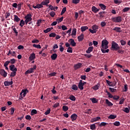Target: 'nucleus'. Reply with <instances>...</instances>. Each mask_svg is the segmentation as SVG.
Segmentation results:
<instances>
[{
    "instance_id": "nucleus-6",
    "label": "nucleus",
    "mask_w": 130,
    "mask_h": 130,
    "mask_svg": "<svg viewBox=\"0 0 130 130\" xmlns=\"http://www.w3.org/2000/svg\"><path fill=\"white\" fill-rule=\"evenodd\" d=\"M68 42L70 43V45H72V46H76L77 45V43H76V42H75V40H74L73 39H70L68 40Z\"/></svg>"
},
{
    "instance_id": "nucleus-51",
    "label": "nucleus",
    "mask_w": 130,
    "mask_h": 130,
    "mask_svg": "<svg viewBox=\"0 0 130 130\" xmlns=\"http://www.w3.org/2000/svg\"><path fill=\"white\" fill-rule=\"evenodd\" d=\"M42 23V20L41 19H39L37 21V25L38 27H39V26H40V24H41Z\"/></svg>"
},
{
    "instance_id": "nucleus-14",
    "label": "nucleus",
    "mask_w": 130,
    "mask_h": 130,
    "mask_svg": "<svg viewBox=\"0 0 130 130\" xmlns=\"http://www.w3.org/2000/svg\"><path fill=\"white\" fill-rule=\"evenodd\" d=\"M57 58V54L56 53H54L51 56V58L52 60H55Z\"/></svg>"
},
{
    "instance_id": "nucleus-7",
    "label": "nucleus",
    "mask_w": 130,
    "mask_h": 130,
    "mask_svg": "<svg viewBox=\"0 0 130 130\" xmlns=\"http://www.w3.org/2000/svg\"><path fill=\"white\" fill-rule=\"evenodd\" d=\"M4 84L6 87L13 85V79H11V81H5Z\"/></svg>"
},
{
    "instance_id": "nucleus-24",
    "label": "nucleus",
    "mask_w": 130,
    "mask_h": 130,
    "mask_svg": "<svg viewBox=\"0 0 130 130\" xmlns=\"http://www.w3.org/2000/svg\"><path fill=\"white\" fill-rule=\"evenodd\" d=\"M99 7H100V8L102 9V10H103V11L106 10V6L104 5L103 4H100Z\"/></svg>"
},
{
    "instance_id": "nucleus-1",
    "label": "nucleus",
    "mask_w": 130,
    "mask_h": 130,
    "mask_svg": "<svg viewBox=\"0 0 130 130\" xmlns=\"http://www.w3.org/2000/svg\"><path fill=\"white\" fill-rule=\"evenodd\" d=\"M119 49H120V47H119L118 44L116 43L114 41L112 42L111 50H112L113 51H117Z\"/></svg>"
},
{
    "instance_id": "nucleus-63",
    "label": "nucleus",
    "mask_w": 130,
    "mask_h": 130,
    "mask_svg": "<svg viewBox=\"0 0 130 130\" xmlns=\"http://www.w3.org/2000/svg\"><path fill=\"white\" fill-rule=\"evenodd\" d=\"M32 43H39V40L37 39H34L31 41Z\"/></svg>"
},
{
    "instance_id": "nucleus-52",
    "label": "nucleus",
    "mask_w": 130,
    "mask_h": 130,
    "mask_svg": "<svg viewBox=\"0 0 130 130\" xmlns=\"http://www.w3.org/2000/svg\"><path fill=\"white\" fill-rule=\"evenodd\" d=\"M80 1L81 0H72L73 4H75V5H77L80 3Z\"/></svg>"
},
{
    "instance_id": "nucleus-40",
    "label": "nucleus",
    "mask_w": 130,
    "mask_h": 130,
    "mask_svg": "<svg viewBox=\"0 0 130 130\" xmlns=\"http://www.w3.org/2000/svg\"><path fill=\"white\" fill-rule=\"evenodd\" d=\"M129 10H130V8L126 7L122 10V12H123V13H126V12H128Z\"/></svg>"
},
{
    "instance_id": "nucleus-60",
    "label": "nucleus",
    "mask_w": 130,
    "mask_h": 130,
    "mask_svg": "<svg viewBox=\"0 0 130 130\" xmlns=\"http://www.w3.org/2000/svg\"><path fill=\"white\" fill-rule=\"evenodd\" d=\"M109 90L111 92H112V93H113V92H116V89L115 88H112L111 87H109Z\"/></svg>"
},
{
    "instance_id": "nucleus-16",
    "label": "nucleus",
    "mask_w": 130,
    "mask_h": 130,
    "mask_svg": "<svg viewBox=\"0 0 130 130\" xmlns=\"http://www.w3.org/2000/svg\"><path fill=\"white\" fill-rule=\"evenodd\" d=\"M113 31H116V32H121V28L119 27H115L113 29Z\"/></svg>"
},
{
    "instance_id": "nucleus-29",
    "label": "nucleus",
    "mask_w": 130,
    "mask_h": 130,
    "mask_svg": "<svg viewBox=\"0 0 130 130\" xmlns=\"http://www.w3.org/2000/svg\"><path fill=\"white\" fill-rule=\"evenodd\" d=\"M24 93V94H27V93H29V90L27 89H22L21 92H20V95H22Z\"/></svg>"
},
{
    "instance_id": "nucleus-27",
    "label": "nucleus",
    "mask_w": 130,
    "mask_h": 130,
    "mask_svg": "<svg viewBox=\"0 0 130 130\" xmlns=\"http://www.w3.org/2000/svg\"><path fill=\"white\" fill-rule=\"evenodd\" d=\"M69 99L71 100V101H76V97L73 94L70 95L69 96Z\"/></svg>"
},
{
    "instance_id": "nucleus-59",
    "label": "nucleus",
    "mask_w": 130,
    "mask_h": 130,
    "mask_svg": "<svg viewBox=\"0 0 130 130\" xmlns=\"http://www.w3.org/2000/svg\"><path fill=\"white\" fill-rule=\"evenodd\" d=\"M10 111H11V115H13V114H14V112H15V109L13 107H11L10 108Z\"/></svg>"
},
{
    "instance_id": "nucleus-37",
    "label": "nucleus",
    "mask_w": 130,
    "mask_h": 130,
    "mask_svg": "<svg viewBox=\"0 0 130 130\" xmlns=\"http://www.w3.org/2000/svg\"><path fill=\"white\" fill-rule=\"evenodd\" d=\"M16 74H17V71H12V72L11 73L10 77H15Z\"/></svg>"
},
{
    "instance_id": "nucleus-32",
    "label": "nucleus",
    "mask_w": 130,
    "mask_h": 130,
    "mask_svg": "<svg viewBox=\"0 0 130 130\" xmlns=\"http://www.w3.org/2000/svg\"><path fill=\"white\" fill-rule=\"evenodd\" d=\"M108 118H109V119H115V118H116V115H110L108 117Z\"/></svg>"
},
{
    "instance_id": "nucleus-38",
    "label": "nucleus",
    "mask_w": 130,
    "mask_h": 130,
    "mask_svg": "<svg viewBox=\"0 0 130 130\" xmlns=\"http://www.w3.org/2000/svg\"><path fill=\"white\" fill-rule=\"evenodd\" d=\"M66 12H67V8L66 7H64L63 8V9H62V11L61 12V16H62V15L66 13Z\"/></svg>"
},
{
    "instance_id": "nucleus-17",
    "label": "nucleus",
    "mask_w": 130,
    "mask_h": 130,
    "mask_svg": "<svg viewBox=\"0 0 130 130\" xmlns=\"http://www.w3.org/2000/svg\"><path fill=\"white\" fill-rule=\"evenodd\" d=\"M107 50H105V48H102L101 49V50L103 53H108L109 52V49H106Z\"/></svg>"
},
{
    "instance_id": "nucleus-39",
    "label": "nucleus",
    "mask_w": 130,
    "mask_h": 130,
    "mask_svg": "<svg viewBox=\"0 0 130 130\" xmlns=\"http://www.w3.org/2000/svg\"><path fill=\"white\" fill-rule=\"evenodd\" d=\"M15 26H12V29H13L14 33L16 34V36H18V31H17V30L16 29V28L14 27Z\"/></svg>"
},
{
    "instance_id": "nucleus-22",
    "label": "nucleus",
    "mask_w": 130,
    "mask_h": 130,
    "mask_svg": "<svg viewBox=\"0 0 130 130\" xmlns=\"http://www.w3.org/2000/svg\"><path fill=\"white\" fill-rule=\"evenodd\" d=\"M35 53H33L30 55L29 58L30 60H34V59H35Z\"/></svg>"
},
{
    "instance_id": "nucleus-10",
    "label": "nucleus",
    "mask_w": 130,
    "mask_h": 130,
    "mask_svg": "<svg viewBox=\"0 0 130 130\" xmlns=\"http://www.w3.org/2000/svg\"><path fill=\"white\" fill-rule=\"evenodd\" d=\"M91 11L94 13V14H96L98 12H99V9L96 8L95 6H93L91 8Z\"/></svg>"
},
{
    "instance_id": "nucleus-46",
    "label": "nucleus",
    "mask_w": 130,
    "mask_h": 130,
    "mask_svg": "<svg viewBox=\"0 0 130 130\" xmlns=\"http://www.w3.org/2000/svg\"><path fill=\"white\" fill-rule=\"evenodd\" d=\"M67 52H69V53H73V49L72 47H69L67 49Z\"/></svg>"
},
{
    "instance_id": "nucleus-61",
    "label": "nucleus",
    "mask_w": 130,
    "mask_h": 130,
    "mask_svg": "<svg viewBox=\"0 0 130 130\" xmlns=\"http://www.w3.org/2000/svg\"><path fill=\"white\" fill-rule=\"evenodd\" d=\"M92 110L91 109H88L86 112L85 113H86L87 114H91V113H92V111H91Z\"/></svg>"
},
{
    "instance_id": "nucleus-62",
    "label": "nucleus",
    "mask_w": 130,
    "mask_h": 130,
    "mask_svg": "<svg viewBox=\"0 0 130 130\" xmlns=\"http://www.w3.org/2000/svg\"><path fill=\"white\" fill-rule=\"evenodd\" d=\"M124 100H125L124 99H120L119 104H120V105H121V104H123V103L124 102Z\"/></svg>"
},
{
    "instance_id": "nucleus-56",
    "label": "nucleus",
    "mask_w": 130,
    "mask_h": 130,
    "mask_svg": "<svg viewBox=\"0 0 130 130\" xmlns=\"http://www.w3.org/2000/svg\"><path fill=\"white\" fill-rule=\"evenodd\" d=\"M120 43L121 45H125L126 44V42H125L124 40H120Z\"/></svg>"
},
{
    "instance_id": "nucleus-54",
    "label": "nucleus",
    "mask_w": 130,
    "mask_h": 130,
    "mask_svg": "<svg viewBox=\"0 0 130 130\" xmlns=\"http://www.w3.org/2000/svg\"><path fill=\"white\" fill-rule=\"evenodd\" d=\"M114 3L116 5H119V4H121V1L118 0H114Z\"/></svg>"
},
{
    "instance_id": "nucleus-30",
    "label": "nucleus",
    "mask_w": 130,
    "mask_h": 130,
    "mask_svg": "<svg viewBox=\"0 0 130 130\" xmlns=\"http://www.w3.org/2000/svg\"><path fill=\"white\" fill-rule=\"evenodd\" d=\"M90 100L92 103H97L98 102V100L94 98L90 99Z\"/></svg>"
},
{
    "instance_id": "nucleus-64",
    "label": "nucleus",
    "mask_w": 130,
    "mask_h": 130,
    "mask_svg": "<svg viewBox=\"0 0 130 130\" xmlns=\"http://www.w3.org/2000/svg\"><path fill=\"white\" fill-rule=\"evenodd\" d=\"M101 26L102 27H105V26H106V22L103 21L101 23Z\"/></svg>"
},
{
    "instance_id": "nucleus-11",
    "label": "nucleus",
    "mask_w": 130,
    "mask_h": 130,
    "mask_svg": "<svg viewBox=\"0 0 130 130\" xmlns=\"http://www.w3.org/2000/svg\"><path fill=\"white\" fill-rule=\"evenodd\" d=\"M42 6H47V7L48 6V4H49V0H45V1H43L41 2Z\"/></svg>"
},
{
    "instance_id": "nucleus-13",
    "label": "nucleus",
    "mask_w": 130,
    "mask_h": 130,
    "mask_svg": "<svg viewBox=\"0 0 130 130\" xmlns=\"http://www.w3.org/2000/svg\"><path fill=\"white\" fill-rule=\"evenodd\" d=\"M9 68L10 69V71H12V72L17 71V68L15 67V65L14 64H11Z\"/></svg>"
},
{
    "instance_id": "nucleus-31",
    "label": "nucleus",
    "mask_w": 130,
    "mask_h": 130,
    "mask_svg": "<svg viewBox=\"0 0 130 130\" xmlns=\"http://www.w3.org/2000/svg\"><path fill=\"white\" fill-rule=\"evenodd\" d=\"M92 30H94V31H95V32H97V29H98V26L97 25L94 24L92 26Z\"/></svg>"
},
{
    "instance_id": "nucleus-20",
    "label": "nucleus",
    "mask_w": 130,
    "mask_h": 130,
    "mask_svg": "<svg viewBox=\"0 0 130 130\" xmlns=\"http://www.w3.org/2000/svg\"><path fill=\"white\" fill-rule=\"evenodd\" d=\"M34 71L31 68L28 69L27 71L25 72L24 73L25 75H28V74H32V73H34Z\"/></svg>"
},
{
    "instance_id": "nucleus-58",
    "label": "nucleus",
    "mask_w": 130,
    "mask_h": 130,
    "mask_svg": "<svg viewBox=\"0 0 130 130\" xmlns=\"http://www.w3.org/2000/svg\"><path fill=\"white\" fill-rule=\"evenodd\" d=\"M127 89H128L127 88V84H125L124 85V89L123 90V92H126V91H127Z\"/></svg>"
},
{
    "instance_id": "nucleus-53",
    "label": "nucleus",
    "mask_w": 130,
    "mask_h": 130,
    "mask_svg": "<svg viewBox=\"0 0 130 130\" xmlns=\"http://www.w3.org/2000/svg\"><path fill=\"white\" fill-rule=\"evenodd\" d=\"M49 37H55V36H56V34L54 32H52L49 34Z\"/></svg>"
},
{
    "instance_id": "nucleus-36",
    "label": "nucleus",
    "mask_w": 130,
    "mask_h": 130,
    "mask_svg": "<svg viewBox=\"0 0 130 130\" xmlns=\"http://www.w3.org/2000/svg\"><path fill=\"white\" fill-rule=\"evenodd\" d=\"M33 47H35V48H39V49H41V46L40 45L33 44Z\"/></svg>"
},
{
    "instance_id": "nucleus-5",
    "label": "nucleus",
    "mask_w": 130,
    "mask_h": 130,
    "mask_svg": "<svg viewBox=\"0 0 130 130\" xmlns=\"http://www.w3.org/2000/svg\"><path fill=\"white\" fill-rule=\"evenodd\" d=\"M0 75L4 76V78H6L8 75V73L3 69H0Z\"/></svg>"
},
{
    "instance_id": "nucleus-57",
    "label": "nucleus",
    "mask_w": 130,
    "mask_h": 130,
    "mask_svg": "<svg viewBox=\"0 0 130 130\" xmlns=\"http://www.w3.org/2000/svg\"><path fill=\"white\" fill-rule=\"evenodd\" d=\"M51 31V29L50 28H48L45 30H44V33H48V32H50Z\"/></svg>"
},
{
    "instance_id": "nucleus-4",
    "label": "nucleus",
    "mask_w": 130,
    "mask_h": 130,
    "mask_svg": "<svg viewBox=\"0 0 130 130\" xmlns=\"http://www.w3.org/2000/svg\"><path fill=\"white\" fill-rule=\"evenodd\" d=\"M24 19H25V21L27 22H31V21H32V15L30 14H27L24 17Z\"/></svg>"
},
{
    "instance_id": "nucleus-23",
    "label": "nucleus",
    "mask_w": 130,
    "mask_h": 130,
    "mask_svg": "<svg viewBox=\"0 0 130 130\" xmlns=\"http://www.w3.org/2000/svg\"><path fill=\"white\" fill-rule=\"evenodd\" d=\"M78 41H83L84 39V34H81L80 36L78 37Z\"/></svg>"
},
{
    "instance_id": "nucleus-2",
    "label": "nucleus",
    "mask_w": 130,
    "mask_h": 130,
    "mask_svg": "<svg viewBox=\"0 0 130 130\" xmlns=\"http://www.w3.org/2000/svg\"><path fill=\"white\" fill-rule=\"evenodd\" d=\"M111 20L115 23H120L122 21V17L121 16L112 17Z\"/></svg>"
},
{
    "instance_id": "nucleus-42",
    "label": "nucleus",
    "mask_w": 130,
    "mask_h": 130,
    "mask_svg": "<svg viewBox=\"0 0 130 130\" xmlns=\"http://www.w3.org/2000/svg\"><path fill=\"white\" fill-rule=\"evenodd\" d=\"M24 24H25V21H24V20L22 19L20 21L19 26H20V27H23V26H24Z\"/></svg>"
},
{
    "instance_id": "nucleus-55",
    "label": "nucleus",
    "mask_w": 130,
    "mask_h": 130,
    "mask_svg": "<svg viewBox=\"0 0 130 130\" xmlns=\"http://www.w3.org/2000/svg\"><path fill=\"white\" fill-rule=\"evenodd\" d=\"M106 124H108V123L105 122H102L101 123L100 126L102 127V126H105Z\"/></svg>"
},
{
    "instance_id": "nucleus-8",
    "label": "nucleus",
    "mask_w": 130,
    "mask_h": 130,
    "mask_svg": "<svg viewBox=\"0 0 130 130\" xmlns=\"http://www.w3.org/2000/svg\"><path fill=\"white\" fill-rule=\"evenodd\" d=\"M71 118L72 119V121H75V120L78 118V115H77L76 113H74L71 116Z\"/></svg>"
},
{
    "instance_id": "nucleus-12",
    "label": "nucleus",
    "mask_w": 130,
    "mask_h": 130,
    "mask_svg": "<svg viewBox=\"0 0 130 130\" xmlns=\"http://www.w3.org/2000/svg\"><path fill=\"white\" fill-rule=\"evenodd\" d=\"M93 48L94 47H93L92 46L88 47V49L86 50V53H91V52L93 51Z\"/></svg>"
},
{
    "instance_id": "nucleus-41",
    "label": "nucleus",
    "mask_w": 130,
    "mask_h": 130,
    "mask_svg": "<svg viewBox=\"0 0 130 130\" xmlns=\"http://www.w3.org/2000/svg\"><path fill=\"white\" fill-rule=\"evenodd\" d=\"M34 114H37V110L33 109L31 111V115H34Z\"/></svg>"
},
{
    "instance_id": "nucleus-47",
    "label": "nucleus",
    "mask_w": 130,
    "mask_h": 130,
    "mask_svg": "<svg viewBox=\"0 0 130 130\" xmlns=\"http://www.w3.org/2000/svg\"><path fill=\"white\" fill-rule=\"evenodd\" d=\"M72 89L73 90H75L77 91V90H78V86H77V85L74 84L72 85Z\"/></svg>"
},
{
    "instance_id": "nucleus-21",
    "label": "nucleus",
    "mask_w": 130,
    "mask_h": 130,
    "mask_svg": "<svg viewBox=\"0 0 130 130\" xmlns=\"http://www.w3.org/2000/svg\"><path fill=\"white\" fill-rule=\"evenodd\" d=\"M81 67H82V63H78L74 66V69H75V70H78V69H80Z\"/></svg>"
},
{
    "instance_id": "nucleus-33",
    "label": "nucleus",
    "mask_w": 130,
    "mask_h": 130,
    "mask_svg": "<svg viewBox=\"0 0 130 130\" xmlns=\"http://www.w3.org/2000/svg\"><path fill=\"white\" fill-rule=\"evenodd\" d=\"M56 72H52L48 74L49 77H55L56 76Z\"/></svg>"
},
{
    "instance_id": "nucleus-44",
    "label": "nucleus",
    "mask_w": 130,
    "mask_h": 130,
    "mask_svg": "<svg viewBox=\"0 0 130 130\" xmlns=\"http://www.w3.org/2000/svg\"><path fill=\"white\" fill-rule=\"evenodd\" d=\"M90 129H92V130L96 129V125L95 124H92L90 125Z\"/></svg>"
},
{
    "instance_id": "nucleus-26",
    "label": "nucleus",
    "mask_w": 130,
    "mask_h": 130,
    "mask_svg": "<svg viewBox=\"0 0 130 130\" xmlns=\"http://www.w3.org/2000/svg\"><path fill=\"white\" fill-rule=\"evenodd\" d=\"M88 27L87 26H82L81 27V32H84V31H86V30H88Z\"/></svg>"
},
{
    "instance_id": "nucleus-50",
    "label": "nucleus",
    "mask_w": 130,
    "mask_h": 130,
    "mask_svg": "<svg viewBox=\"0 0 130 130\" xmlns=\"http://www.w3.org/2000/svg\"><path fill=\"white\" fill-rule=\"evenodd\" d=\"M51 111V110L50 109H49L48 110H47L45 113L44 114L45 115H48V114H49V113H50V112Z\"/></svg>"
},
{
    "instance_id": "nucleus-48",
    "label": "nucleus",
    "mask_w": 130,
    "mask_h": 130,
    "mask_svg": "<svg viewBox=\"0 0 130 130\" xmlns=\"http://www.w3.org/2000/svg\"><path fill=\"white\" fill-rule=\"evenodd\" d=\"M56 21H58V22L60 23V22H62L63 21V17H61V18H58L56 19Z\"/></svg>"
},
{
    "instance_id": "nucleus-25",
    "label": "nucleus",
    "mask_w": 130,
    "mask_h": 130,
    "mask_svg": "<svg viewBox=\"0 0 130 130\" xmlns=\"http://www.w3.org/2000/svg\"><path fill=\"white\" fill-rule=\"evenodd\" d=\"M99 119H101L100 117H96L95 118H93L91 119V122H95V121H98V120H99Z\"/></svg>"
},
{
    "instance_id": "nucleus-3",
    "label": "nucleus",
    "mask_w": 130,
    "mask_h": 130,
    "mask_svg": "<svg viewBox=\"0 0 130 130\" xmlns=\"http://www.w3.org/2000/svg\"><path fill=\"white\" fill-rule=\"evenodd\" d=\"M108 44H109V42L107 40H103L102 41V48L107 49V48H108Z\"/></svg>"
},
{
    "instance_id": "nucleus-49",
    "label": "nucleus",
    "mask_w": 130,
    "mask_h": 130,
    "mask_svg": "<svg viewBox=\"0 0 130 130\" xmlns=\"http://www.w3.org/2000/svg\"><path fill=\"white\" fill-rule=\"evenodd\" d=\"M49 15L52 17V18H53L55 16V12L52 11L49 13Z\"/></svg>"
},
{
    "instance_id": "nucleus-34",
    "label": "nucleus",
    "mask_w": 130,
    "mask_h": 130,
    "mask_svg": "<svg viewBox=\"0 0 130 130\" xmlns=\"http://www.w3.org/2000/svg\"><path fill=\"white\" fill-rule=\"evenodd\" d=\"M9 61L10 63H11V64H14V63H16V59L15 58L11 59Z\"/></svg>"
},
{
    "instance_id": "nucleus-35",
    "label": "nucleus",
    "mask_w": 130,
    "mask_h": 130,
    "mask_svg": "<svg viewBox=\"0 0 130 130\" xmlns=\"http://www.w3.org/2000/svg\"><path fill=\"white\" fill-rule=\"evenodd\" d=\"M77 34V29L76 28H73V30H72V33L71 34L72 36H76V35Z\"/></svg>"
},
{
    "instance_id": "nucleus-45",
    "label": "nucleus",
    "mask_w": 130,
    "mask_h": 130,
    "mask_svg": "<svg viewBox=\"0 0 130 130\" xmlns=\"http://www.w3.org/2000/svg\"><path fill=\"white\" fill-rule=\"evenodd\" d=\"M62 110L63 111H68L69 110V107L67 106H63Z\"/></svg>"
},
{
    "instance_id": "nucleus-19",
    "label": "nucleus",
    "mask_w": 130,
    "mask_h": 130,
    "mask_svg": "<svg viewBox=\"0 0 130 130\" xmlns=\"http://www.w3.org/2000/svg\"><path fill=\"white\" fill-rule=\"evenodd\" d=\"M106 104L108 106H113V104L110 102L108 99L106 100Z\"/></svg>"
},
{
    "instance_id": "nucleus-28",
    "label": "nucleus",
    "mask_w": 130,
    "mask_h": 130,
    "mask_svg": "<svg viewBox=\"0 0 130 130\" xmlns=\"http://www.w3.org/2000/svg\"><path fill=\"white\" fill-rule=\"evenodd\" d=\"M78 88L80 90H84V85L83 83H78Z\"/></svg>"
},
{
    "instance_id": "nucleus-43",
    "label": "nucleus",
    "mask_w": 130,
    "mask_h": 130,
    "mask_svg": "<svg viewBox=\"0 0 130 130\" xmlns=\"http://www.w3.org/2000/svg\"><path fill=\"white\" fill-rule=\"evenodd\" d=\"M114 125L115 126H119L120 125V122L119 121H115L114 123H113Z\"/></svg>"
},
{
    "instance_id": "nucleus-15",
    "label": "nucleus",
    "mask_w": 130,
    "mask_h": 130,
    "mask_svg": "<svg viewBox=\"0 0 130 130\" xmlns=\"http://www.w3.org/2000/svg\"><path fill=\"white\" fill-rule=\"evenodd\" d=\"M14 22H20L21 19H20V18H19L18 16H17V15H14Z\"/></svg>"
},
{
    "instance_id": "nucleus-9",
    "label": "nucleus",
    "mask_w": 130,
    "mask_h": 130,
    "mask_svg": "<svg viewBox=\"0 0 130 130\" xmlns=\"http://www.w3.org/2000/svg\"><path fill=\"white\" fill-rule=\"evenodd\" d=\"M32 8L34 9H41V8H43V5L41 3L40 4H37L36 6L33 5Z\"/></svg>"
},
{
    "instance_id": "nucleus-18",
    "label": "nucleus",
    "mask_w": 130,
    "mask_h": 130,
    "mask_svg": "<svg viewBox=\"0 0 130 130\" xmlns=\"http://www.w3.org/2000/svg\"><path fill=\"white\" fill-rule=\"evenodd\" d=\"M106 83L108 84L110 87H114L115 85H114L112 82H110V81L106 80Z\"/></svg>"
}]
</instances>
